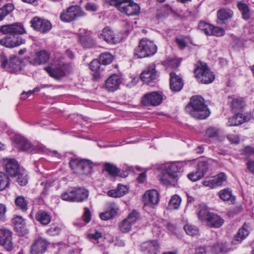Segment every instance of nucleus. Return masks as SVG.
<instances>
[{"mask_svg":"<svg viewBox=\"0 0 254 254\" xmlns=\"http://www.w3.org/2000/svg\"><path fill=\"white\" fill-rule=\"evenodd\" d=\"M64 60V56L57 55L55 58L54 67L47 66L44 69L51 77L56 80H60L73 72L72 64L65 62Z\"/></svg>","mask_w":254,"mask_h":254,"instance_id":"nucleus-1","label":"nucleus"},{"mask_svg":"<svg viewBox=\"0 0 254 254\" xmlns=\"http://www.w3.org/2000/svg\"><path fill=\"white\" fill-rule=\"evenodd\" d=\"M185 110L192 117L199 120L205 119L210 115V111L200 96H192Z\"/></svg>","mask_w":254,"mask_h":254,"instance_id":"nucleus-2","label":"nucleus"},{"mask_svg":"<svg viewBox=\"0 0 254 254\" xmlns=\"http://www.w3.org/2000/svg\"><path fill=\"white\" fill-rule=\"evenodd\" d=\"M110 5L116 7L121 12L127 16L138 15L140 7L132 0H105Z\"/></svg>","mask_w":254,"mask_h":254,"instance_id":"nucleus-3","label":"nucleus"},{"mask_svg":"<svg viewBox=\"0 0 254 254\" xmlns=\"http://www.w3.org/2000/svg\"><path fill=\"white\" fill-rule=\"evenodd\" d=\"M69 165L73 172L79 175H88L92 172L93 163L87 159H71Z\"/></svg>","mask_w":254,"mask_h":254,"instance_id":"nucleus-4","label":"nucleus"},{"mask_svg":"<svg viewBox=\"0 0 254 254\" xmlns=\"http://www.w3.org/2000/svg\"><path fill=\"white\" fill-rule=\"evenodd\" d=\"M194 74L197 81L203 84L210 83L215 79V75L204 63L196 64Z\"/></svg>","mask_w":254,"mask_h":254,"instance_id":"nucleus-5","label":"nucleus"},{"mask_svg":"<svg viewBox=\"0 0 254 254\" xmlns=\"http://www.w3.org/2000/svg\"><path fill=\"white\" fill-rule=\"evenodd\" d=\"M0 62L1 66L9 72L17 73L22 69L23 62L17 56H14L7 59L4 54H1Z\"/></svg>","mask_w":254,"mask_h":254,"instance_id":"nucleus-6","label":"nucleus"},{"mask_svg":"<svg viewBox=\"0 0 254 254\" xmlns=\"http://www.w3.org/2000/svg\"><path fill=\"white\" fill-rule=\"evenodd\" d=\"M86 15L82 8L77 5H71L63 10L60 14V20L66 23H69Z\"/></svg>","mask_w":254,"mask_h":254,"instance_id":"nucleus-7","label":"nucleus"},{"mask_svg":"<svg viewBox=\"0 0 254 254\" xmlns=\"http://www.w3.org/2000/svg\"><path fill=\"white\" fill-rule=\"evenodd\" d=\"M141 218L140 213L133 209L127 217L119 223L118 229L123 233H127L131 231L132 226Z\"/></svg>","mask_w":254,"mask_h":254,"instance_id":"nucleus-8","label":"nucleus"},{"mask_svg":"<svg viewBox=\"0 0 254 254\" xmlns=\"http://www.w3.org/2000/svg\"><path fill=\"white\" fill-rule=\"evenodd\" d=\"M50 59V53L45 50L31 53L26 57V60L28 63L34 66L46 64L49 61Z\"/></svg>","mask_w":254,"mask_h":254,"instance_id":"nucleus-9","label":"nucleus"},{"mask_svg":"<svg viewBox=\"0 0 254 254\" xmlns=\"http://www.w3.org/2000/svg\"><path fill=\"white\" fill-rule=\"evenodd\" d=\"M0 33L3 35L11 36L14 34L26 33V30L22 23L15 22L0 26Z\"/></svg>","mask_w":254,"mask_h":254,"instance_id":"nucleus-10","label":"nucleus"},{"mask_svg":"<svg viewBox=\"0 0 254 254\" xmlns=\"http://www.w3.org/2000/svg\"><path fill=\"white\" fill-rule=\"evenodd\" d=\"M183 163L181 162H171L165 165V169L169 178L172 180L174 185L177 182L179 176L183 171Z\"/></svg>","mask_w":254,"mask_h":254,"instance_id":"nucleus-11","label":"nucleus"},{"mask_svg":"<svg viewBox=\"0 0 254 254\" xmlns=\"http://www.w3.org/2000/svg\"><path fill=\"white\" fill-rule=\"evenodd\" d=\"M30 24L34 30L43 34L49 32L52 27V23L49 20L37 16L31 20Z\"/></svg>","mask_w":254,"mask_h":254,"instance_id":"nucleus-12","label":"nucleus"},{"mask_svg":"<svg viewBox=\"0 0 254 254\" xmlns=\"http://www.w3.org/2000/svg\"><path fill=\"white\" fill-rule=\"evenodd\" d=\"M19 34L6 36L0 39V45L8 48L18 47L25 43V39Z\"/></svg>","mask_w":254,"mask_h":254,"instance_id":"nucleus-13","label":"nucleus"},{"mask_svg":"<svg viewBox=\"0 0 254 254\" xmlns=\"http://www.w3.org/2000/svg\"><path fill=\"white\" fill-rule=\"evenodd\" d=\"M159 200V193L156 190H148L144 193V207L148 206L154 209Z\"/></svg>","mask_w":254,"mask_h":254,"instance_id":"nucleus-14","label":"nucleus"},{"mask_svg":"<svg viewBox=\"0 0 254 254\" xmlns=\"http://www.w3.org/2000/svg\"><path fill=\"white\" fill-rule=\"evenodd\" d=\"M3 165L6 172L12 177H16V175L23 169L20 168L18 162L14 159H4Z\"/></svg>","mask_w":254,"mask_h":254,"instance_id":"nucleus-15","label":"nucleus"},{"mask_svg":"<svg viewBox=\"0 0 254 254\" xmlns=\"http://www.w3.org/2000/svg\"><path fill=\"white\" fill-rule=\"evenodd\" d=\"M12 233L6 229H0V245L7 251L13 250V244L12 242Z\"/></svg>","mask_w":254,"mask_h":254,"instance_id":"nucleus-16","label":"nucleus"},{"mask_svg":"<svg viewBox=\"0 0 254 254\" xmlns=\"http://www.w3.org/2000/svg\"><path fill=\"white\" fill-rule=\"evenodd\" d=\"M78 42L84 49H90L96 47V41L91 36V33L88 31L81 32L78 36Z\"/></svg>","mask_w":254,"mask_h":254,"instance_id":"nucleus-17","label":"nucleus"},{"mask_svg":"<svg viewBox=\"0 0 254 254\" xmlns=\"http://www.w3.org/2000/svg\"><path fill=\"white\" fill-rule=\"evenodd\" d=\"M13 141L16 144V147L21 151L31 153L34 150L33 144L25 137L20 135H15Z\"/></svg>","mask_w":254,"mask_h":254,"instance_id":"nucleus-18","label":"nucleus"},{"mask_svg":"<svg viewBox=\"0 0 254 254\" xmlns=\"http://www.w3.org/2000/svg\"><path fill=\"white\" fill-rule=\"evenodd\" d=\"M49 243L46 239L40 238L34 241L30 247L31 254H43L47 250Z\"/></svg>","mask_w":254,"mask_h":254,"instance_id":"nucleus-19","label":"nucleus"},{"mask_svg":"<svg viewBox=\"0 0 254 254\" xmlns=\"http://www.w3.org/2000/svg\"><path fill=\"white\" fill-rule=\"evenodd\" d=\"M122 82L121 76L118 74H113L106 79L105 88L110 92H114L119 89Z\"/></svg>","mask_w":254,"mask_h":254,"instance_id":"nucleus-20","label":"nucleus"},{"mask_svg":"<svg viewBox=\"0 0 254 254\" xmlns=\"http://www.w3.org/2000/svg\"><path fill=\"white\" fill-rule=\"evenodd\" d=\"M29 217L33 220H36L42 225H47L51 221L52 216L51 214L44 210H38L34 218L33 211L29 214Z\"/></svg>","mask_w":254,"mask_h":254,"instance_id":"nucleus-21","label":"nucleus"},{"mask_svg":"<svg viewBox=\"0 0 254 254\" xmlns=\"http://www.w3.org/2000/svg\"><path fill=\"white\" fill-rule=\"evenodd\" d=\"M98 37L109 44H116L119 42L114 32L109 26H106L101 32L98 33Z\"/></svg>","mask_w":254,"mask_h":254,"instance_id":"nucleus-22","label":"nucleus"},{"mask_svg":"<svg viewBox=\"0 0 254 254\" xmlns=\"http://www.w3.org/2000/svg\"><path fill=\"white\" fill-rule=\"evenodd\" d=\"M205 135L210 142L221 141L224 139L222 131L216 127H208L206 130Z\"/></svg>","mask_w":254,"mask_h":254,"instance_id":"nucleus-23","label":"nucleus"},{"mask_svg":"<svg viewBox=\"0 0 254 254\" xmlns=\"http://www.w3.org/2000/svg\"><path fill=\"white\" fill-rule=\"evenodd\" d=\"M157 77L155 65L152 64L144 70V84L153 86L155 84V80Z\"/></svg>","mask_w":254,"mask_h":254,"instance_id":"nucleus-24","label":"nucleus"},{"mask_svg":"<svg viewBox=\"0 0 254 254\" xmlns=\"http://www.w3.org/2000/svg\"><path fill=\"white\" fill-rule=\"evenodd\" d=\"M227 177L224 173H220L217 176L212 178L208 180L204 181L203 183L204 186L213 188L216 186H221L223 183L226 181Z\"/></svg>","mask_w":254,"mask_h":254,"instance_id":"nucleus-25","label":"nucleus"},{"mask_svg":"<svg viewBox=\"0 0 254 254\" xmlns=\"http://www.w3.org/2000/svg\"><path fill=\"white\" fill-rule=\"evenodd\" d=\"M170 89L174 92L180 91L184 85L182 78L173 72L170 73Z\"/></svg>","mask_w":254,"mask_h":254,"instance_id":"nucleus-26","label":"nucleus"},{"mask_svg":"<svg viewBox=\"0 0 254 254\" xmlns=\"http://www.w3.org/2000/svg\"><path fill=\"white\" fill-rule=\"evenodd\" d=\"M163 100V97L161 94L157 92H152L144 95V102L147 101V103L152 106L160 105Z\"/></svg>","mask_w":254,"mask_h":254,"instance_id":"nucleus-27","label":"nucleus"},{"mask_svg":"<svg viewBox=\"0 0 254 254\" xmlns=\"http://www.w3.org/2000/svg\"><path fill=\"white\" fill-rule=\"evenodd\" d=\"M101 63L99 60L94 59L89 64L90 69L93 72L92 80L93 81L99 80L101 77Z\"/></svg>","mask_w":254,"mask_h":254,"instance_id":"nucleus-28","label":"nucleus"},{"mask_svg":"<svg viewBox=\"0 0 254 254\" xmlns=\"http://www.w3.org/2000/svg\"><path fill=\"white\" fill-rule=\"evenodd\" d=\"M119 211V208L114 202L111 203L109 210L102 212L100 214V218L104 221H107L115 217Z\"/></svg>","mask_w":254,"mask_h":254,"instance_id":"nucleus-29","label":"nucleus"},{"mask_svg":"<svg viewBox=\"0 0 254 254\" xmlns=\"http://www.w3.org/2000/svg\"><path fill=\"white\" fill-rule=\"evenodd\" d=\"M73 190L75 202H81L87 199L89 196V191L82 187L75 188Z\"/></svg>","mask_w":254,"mask_h":254,"instance_id":"nucleus-30","label":"nucleus"},{"mask_svg":"<svg viewBox=\"0 0 254 254\" xmlns=\"http://www.w3.org/2000/svg\"><path fill=\"white\" fill-rule=\"evenodd\" d=\"M249 225L245 223L235 235L233 243L237 244L245 239L249 234Z\"/></svg>","mask_w":254,"mask_h":254,"instance_id":"nucleus-31","label":"nucleus"},{"mask_svg":"<svg viewBox=\"0 0 254 254\" xmlns=\"http://www.w3.org/2000/svg\"><path fill=\"white\" fill-rule=\"evenodd\" d=\"M234 15L233 11L230 8H223L217 11L218 19L222 23H226L230 20Z\"/></svg>","mask_w":254,"mask_h":254,"instance_id":"nucleus-32","label":"nucleus"},{"mask_svg":"<svg viewBox=\"0 0 254 254\" xmlns=\"http://www.w3.org/2000/svg\"><path fill=\"white\" fill-rule=\"evenodd\" d=\"M157 50L156 45L152 41L144 39V57L154 55Z\"/></svg>","mask_w":254,"mask_h":254,"instance_id":"nucleus-33","label":"nucleus"},{"mask_svg":"<svg viewBox=\"0 0 254 254\" xmlns=\"http://www.w3.org/2000/svg\"><path fill=\"white\" fill-rule=\"evenodd\" d=\"M207 224L211 227L219 228L224 223V220L217 214L211 213L207 220Z\"/></svg>","mask_w":254,"mask_h":254,"instance_id":"nucleus-34","label":"nucleus"},{"mask_svg":"<svg viewBox=\"0 0 254 254\" xmlns=\"http://www.w3.org/2000/svg\"><path fill=\"white\" fill-rule=\"evenodd\" d=\"M247 121V117L241 113H238L228 120V126H237Z\"/></svg>","mask_w":254,"mask_h":254,"instance_id":"nucleus-35","label":"nucleus"},{"mask_svg":"<svg viewBox=\"0 0 254 254\" xmlns=\"http://www.w3.org/2000/svg\"><path fill=\"white\" fill-rule=\"evenodd\" d=\"M145 251L150 254H157L159 252L160 247L156 241H151L144 243Z\"/></svg>","mask_w":254,"mask_h":254,"instance_id":"nucleus-36","label":"nucleus"},{"mask_svg":"<svg viewBox=\"0 0 254 254\" xmlns=\"http://www.w3.org/2000/svg\"><path fill=\"white\" fill-rule=\"evenodd\" d=\"M14 203L16 208L22 212H25L28 209V200L22 195H19L15 197Z\"/></svg>","mask_w":254,"mask_h":254,"instance_id":"nucleus-37","label":"nucleus"},{"mask_svg":"<svg viewBox=\"0 0 254 254\" xmlns=\"http://www.w3.org/2000/svg\"><path fill=\"white\" fill-rule=\"evenodd\" d=\"M220 198L224 201H229L233 203L235 197L232 195V191L229 189H225L220 191L219 193Z\"/></svg>","mask_w":254,"mask_h":254,"instance_id":"nucleus-38","label":"nucleus"},{"mask_svg":"<svg viewBox=\"0 0 254 254\" xmlns=\"http://www.w3.org/2000/svg\"><path fill=\"white\" fill-rule=\"evenodd\" d=\"M104 170L113 177L118 176L121 170L116 166L110 163H106L104 165Z\"/></svg>","mask_w":254,"mask_h":254,"instance_id":"nucleus-39","label":"nucleus"},{"mask_svg":"<svg viewBox=\"0 0 254 254\" xmlns=\"http://www.w3.org/2000/svg\"><path fill=\"white\" fill-rule=\"evenodd\" d=\"M213 25L203 21H201L198 24V29L204 34L210 36L212 34Z\"/></svg>","mask_w":254,"mask_h":254,"instance_id":"nucleus-40","label":"nucleus"},{"mask_svg":"<svg viewBox=\"0 0 254 254\" xmlns=\"http://www.w3.org/2000/svg\"><path fill=\"white\" fill-rule=\"evenodd\" d=\"M229 250L227 244L226 243L219 242L215 244L211 248L212 253L215 254L225 253Z\"/></svg>","mask_w":254,"mask_h":254,"instance_id":"nucleus-41","label":"nucleus"},{"mask_svg":"<svg viewBox=\"0 0 254 254\" xmlns=\"http://www.w3.org/2000/svg\"><path fill=\"white\" fill-rule=\"evenodd\" d=\"M14 8V5L11 3H6L0 8V21H2L6 16L12 12Z\"/></svg>","mask_w":254,"mask_h":254,"instance_id":"nucleus-42","label":"nucleus"},{"mask_svg":"<svg viewBox=\"0 0 254 254\" xmlns=\"http://www.w3.org/2000/svg\"><path fill=\"white\" fill-rule=\"evenodd\" d=\"M238 7L242 12L243 18L248 19L250 17V11L248 5L241 1L238 3Z\"/></svg>","mask_w":254,"mask_h":254,"instance_id":"nucleus-43","label":"nucleus"},{"mask_svg":"<svg viewBox=\"0 0 254 254\" xmlns=\"http://www.w3.org/2000/svg\"><path fill=\"white\" fill-rule=\"evenodd\" d=\"M16 177V182L19 185L24 186L28 183L27 174L24 169L21 170Z\"/></svg>","mask_w":254,"mask_h":254,"instance_id":"nucleus-44","label":"nucleus"},{"mask_svg":"<svg viewBox=\"0 0 254 254\" xmlns=\"http://www.w3.org/2000/svg\"><path fill=\"white\" fill-rule=\"evenodd\" d=\"M99 60L103 65L110 64L113 60V56L110 53L106 52L100 54Z\"/></svg>","mask_w":254,"mask_h":254,"instance_id":"nucleus-45","label":"nucleus"},{"mask_svg":"<svg viewBox=\"0 0 254 254\" xmlns=\"http://www.w3.org/2000/svg\"><path fill=\"white\" fill-rule=\"evenodd\" d=\"M181 202V198L178 195H174L169 201L168 208L170 209H176L179 207Z\"/></svg>","mask_w":254,"mask_h":254,"instance_id":"nucleus-46","label":"nucleus"},{"mask_svg":"<svg viewBox=\"0 0 254 254\" xmlns=\"http://www.w3.org/2000/svg\"><path fill=\"white\" fill-rule=\"evenodd\" d=\"M9 186L8 177L4 173L0 172V191H2Z\"/></svg>","mask_w":254,"mask_h":254,"instance_id":"nucleus-47","label":"nucleus"},{"mask_svg":"<svg viewBox=\"0 0 254 254\" xmlns=\"http://www.w3.org/2000/svg\"><path fill=\"white\" fill-rule=\"evenodd\" d=\"M82 220L84 221L81 224H78L77 222L74 223V225L82 226H84L86 224L89 223L91 219V214L90 210L88 207L84 208L83 214L82 216Z\"/></svg>","mask_w":254,"mask_h":254,"instance_id":"nucleus-48","label":"nucleus"},{"mask_svg":"<svg viewBox=\"0 0 254 254\" xmlns=\"http://www.w3.org/2000/svg\"><path fill=\"white\" fill-rule=\"evenodd\" d=\"M198 209L197 216L199 219L201 220L207 221L209 214H211V213L209 212L208 209L204 206H199Z\"/></svg>","mask_w":254,"mask_h":254,"instance_id":"nucleus-49","label":"nucleus"},{"mask_svg":"<svg viewBox=\"0 0 254 254\" xmlns=\"http://www.w3.org/2000/svg\"><path fill=\"white\" fill-rule=\"evenodd\" d=\"M143 38L139 41V44L137 47L134 49L133 53V59H139L143 57Z\"/></svg>","mask_w":254,"mask_h":254,"instance_id":"nucleus-50","label":"nucleus"},{"mask_svg":"<svg viewBox=\"0 0 254 254\" xmlns=\"http://www.w3.org/2000/svg\"><path fill=\"white\" fill-rule=\"evenodd\" d=\"M62 228L59 225H53L46 231L48 235L51 236H55L60 234Z\"/></svg>","mask_w":254,"mask_h":254,"instance_id":"nucleus-51","label":"nucleus"},{"mask_svg":"<svg viewBox=\"0 0 254 254\" xmlns=\"http://www.w3.org/2000/svg\"><path fill=\"white\" fill-rule=\"evenodd\" d=\"M184 230L188 235L194 236L197 234L198 232V228L193 225L190 224H186L184 226Z\"/></svg>","mask_w":254,"mask_h":254,"instance_id":"nucleus-52","label":"nucleus"},{"mask_svg":"<svg viewBox=\"0 0 254 254\" xmlns=\"http://www.w3.org/2000/svg\"><path fill=\"white\" fill-rule=\"evenodd\" d=\"M209 168L208 163L205 161H200L197 164V170L200 173H203V176L207 172Z\"/></svg>","mask_w":254,"mask_h":254,"instance_id":"nucleus-53","label":"nucleus"},{"mask_svg":"<svg viewBox=\"0 0 254 254\" xmlns=\"http://www.w3.org/2000/svg\"><path fill=\"white\" fill-rule=\"evenodd\" d=\"M73 190L63 193L60 197L62 199L69 202H75Z\"/></svg>","mask_w":254,"mask_h":254,"instance_id":"nucleus-54","label":"nucleus"},{"mask_svg":"<svg viewBox=\"0 0 254 254\" xmlns=\"http://www.w3.org/2000/svg\"><path fill=\"white\" fill-rule=\"evenodd\" d=\"M203 173H200L197 170L188 175V178L192 182H196L203 177Z\"/></svg>","mask_w":254,"mask_h":254,"instance_id":"nucleus-55","label":"nucleus"},{"mask_svg":"<svg viewBox=\"0 0 254 254\" xmlns=\"http://www.w3.org/2000/svg\"><path fill=\"white\" fill-rule=\"evenodd\" d=\"M14 229L20 236H24L28 233V230L27 229L25 223L22 224V225L16 227Z\"/></svg>","mask_w":254,"mask_h":254,"instance_id":"nucleus-56","label":"nucleus"},{"mask_svg":"<svg viewBox=\"0 0 254 254\" xmlns=\"http://www.w3.org/2000/svg\"><path fill=\"white\" fill-rule=\"evenodd\" d=\"M244 103L239 99H233L231 103V106L234 110H237L240 109L243 107Z\"/></svg>","mask_w":254,"mask_h":254,"instance_id":"nucleus-57","label":"nucleus"},{"mask_svg":"<svg viewBox=\"0 0 254 254\" xmlns=\"http://www.w3.org/2000/svg\"><path fill=\"white\" fill-rule=\"evenodd\" d=\"M212 34L211 35H214L215 36H222L224 35L225 31L224 30L219 27H214L213 26V28H212Z\"/></svg>","mask_w":254,"mask_h":254,"instance_id":"nucleus-58","label":"nucleus"},{"mask_svg":"<svg viewBox=\"0 0 254 254\" xmlns=\"http://www.w3.org/2000/svg\"><path fill=\"white\" fill-rule=\"evenodd\" d=\"M12 222L14 225V228L19 226H21L25 223L24 219L21 216H16L14 217L12 219Z\"/></svg>","mask_w":254,"mask_h":254,"instance_id":"nucleus-59","label":"nucleus"},{"mask_svg":"<svg viewBox=\"0 0 254 254\" xmlns=\"http://www.w3.org/2000/svg\"><path fill=\"white\" fill-rule=\"evenodd\" d=\"M6 211V206L2 203H0V222H4L5 220Z\"/></svg>","mask_w":254,"mask_h":254,"instance_id":"nucleus-60","label":"nucleus"},{"mask_svg":"<svg viewBox=\"0 0 254 254\" xmlns=\"http://www.w3.org/2000/svg\"><path fill=\"white\" fill-rule=\"evenodd\" d=\"M117 189L121 197L125 195L128 191V188L127 186L120 184H118Z\"/></svg>","mask_w":254,"mask_h":254,"instance_id":"nucleus-61","label":"nucleus"},{"mask_svg":"<svg viewBox=\"0 0 254 254\" xmlns=\"http://www.w3.org/2000/svg\"><path fill=\"white\" fill-rule=\"evenodd\" d=\"M85 9L87 11H96L97 10V5L93 3L87 2L85 6Z\"/></svg>","mask_w":254,"mask_h":254,"instance_id":"nucleus-62","label":"nucleus"},{"mask_svg":"<svg viewBox=\"0 0 254 254\" xmlns=\"http://www.w3.org/2000/svg\"><path fill=\"white\" fill-rule=\"evenodd\" d=\"M107 194L108 196L113 197H120V194L119 192L118 189L111 190L107 191Z\"/></svg>","mask_w":254,"mask_h":254,"instance_id":"nucleus-63","label":"nucleus"},{"mask_svg":"<svg viewBox=\"0 0 254 254\" xmlns=\"http://www.w3.org/2000/svg\"><path fill=\"white\" fill-rule=\"evenodd\" d=\"M176 42L181 49H184L187 46V43L186 41L183 39L176 38Z\"/></svg>","mask_w":254,"mask_h":254,"instance_id":"nucleus-64","label":"nucleus"}]
</instances>
